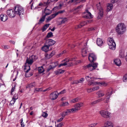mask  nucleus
Here are the masks:
<instances>
[{
  "instance_id": "nucleus-1",
  "label": "nucleus",
  "mask_w": 127,
  "mask_h": 127,
  "mask_svg": "<svg viewBox=\"0 0 127 127\" xmlns=\"http://www.w3.org/2000/svg\"><path fill=\"white\" fill-rule=\"evenodd\" d=\"M96 56L94 54L91 53L89 54L88 59L89 61L91 62V64H89L87 65L84 66V69H88L89 70L91 71L95 69L97 67L98 64L94 63V61L96 59Z\"/></svg>"
},
{
  "instance_id": "nucleus-2",
  "label": "nucleus",
  "mask_w": 127,
  "mask_h": 127,
  "mask_svg": "<svg viewBox=\"0 0 127 127\" xmlns=\"http://www.w3.org/2000/svg\"><path fill=\"white\" fill-rule=\"evenodd\" d=\"M113 93V91L111 88H110L108 90L107 93L105 94V97H102L100 99H99L95 100L91 103L92 105H94L96 103L100 102L101 101L106 99L105 102L107 103L109 102L110 97Z\"/></svg>"
},
{
  "instance_id": "nucleus-3",
  "label": "nucleus",
  "mask_w": 127,
  "mask_h": 127,
  "mask_svg": "<svg viewBox=\"0 0 127 127\" xmlns=\"http://www.w3.org/2000/svg\"><path fill=\"white\" fill-rule=\"evenodd\" d=\"M116 30L118 34H122L126 31V26L123 23L119 24L116 28Z\"/></svg>"
},
{
  "instance_id": "nucleus-4",
  "label": "nucleus",
  "mask_w": 127,
  "mask_h": 127,
  "mask_svg": "<svg viewBox=\"0 0 127 127\" xmlns=\"http://www.w3.org/2000/svg\"><path fill=\"white\" fill-rule=\"evenodd\" d=\"M16 14L19 15L21 17L24 13V10L22 7L19 5H16L14 8Z\"/></svg>"
},
{
  "instance_id": "nucleus-5",
  "label": "nucleus",
  "mask_w": 127,
  "mask_h": 127,
  "mask_svg": "<svg viewBox=\"0 0 127 127\" xmlns=\"http://www.w3.org/2000/svg\"><path fill=\"white\" fill-rule=\"evenodd\" d=\"M107 43L110 49L114 50L116 48V43L112 38L109 37L107 39Z\"/></svg>"
},
{
  "instance_id": "nucleus-6",
  "label": "nucleus",
  "mask_w": 127,
  "mask_h": 127,
  "mask_svg": "<svg viewBox=\"0 0 127 127\" xmlns=\"http://www.w3.org/2000/svg\"><path fill=\"white\" fill-rule=\"evenodd\" d=\"M85 78L87 81H89L88 83V85H94L98 84L97 82H95L93 79H99V78H94L91 77L90 75L86 76Z\"/></svg>"
},
{
  "instance_id": "nucleus-7",
  "label": "nucleus",
  "mask_w": 127,
  "mask_h": 127,
  "mask_svg": "<svg viewBox=\"0 0 127 127\" xmlns=\"http://www.w3.org/2000/svg\"><path fill=\"white\" fill-rule=\"evenodd\" d=\"M37 58V57L36 56L32 55L30 56L29 58H27L26 63L28 64L29 65H31Z\"/></svg>"
},
{
  "instance_id": "nucleus-8",
  "label": "nucleus",
  "mask_w": 127,
  "mask_h": 127,
  "mask_svg": "<svg viewBox=\"0 0 127 127\" xmlns=\"http://www.w3.org/2000/svg\"><path fill=\"white\" fill-rule=\"evenodd\" d=\"M96 6L97 9L99 11L98 13V18L100 19V17H102L103 16V10L100 5V2L96 5Z\"/></svg>"
},
{
  "instance_id": "nucleus-9",
  "label": "nucleus",
  "mask_w": 127,
  "mask_h": 127,
  "mask_svg": "<svg viewBox=\"0 0 127 127\" xmlns=\"http://www.w3.org/2000/svg\"><path fill=\"white\" fill-rule=\"evenodd\" d=\"M100 113L102 116L105 118H109L110 117L111 113L108 111L102 110L100 112Z\"/></svg>"
},
{
  "instance_id": "nucleus-10",
  "label": "nucleus",
  "mask_w": 127,
  "mask_h": 127,
  "mask_svg": "<svg viewBox=\"0 0 127 127\" xmlns=\"http://www.w3.org/2000/svg\"><path fill=\"white\" fill-rule=\"evenodd\" d=\"M83 17L87 19H90L93 17V15L88 10H86L83 13Z\"/></svg>"
},
{
  "instance_id": "nucleus-11",
  "label": "nucleus",
  "mask_w": 127,
  "mask_h": 127,
  "mask_svg": "<svg viewBox=\"0 0 127 127\" xmlns=\"http://www.w3.org/2000/svg\"><path fill=\"white\" fill-rule=\"evenodd\" d=\"M7 13L8 15L10 18L14 17L16 15L14 9L8 10L7 11Z\"/></svg>"
},
{
  "instance_id": "nucleus-12",
  "label": "nucleus",
  "mask_w": 127,
  "mask_h": 127,
  "mask_svg": "<svg viewBox=\"0 0 127 127\" xmlns=\"http://www.w3.org/2000/svg\"><path fill=\"white\" fill-rule=\"evenodd\" d=\"M87 43L86 42L84 47L82 49L81 52L82 55L83 57L86 56L87 54V50L88 49L87 47Z\"/></svg>"
},
{
  "instance_id": "nucleus-13",
  "label": "nucleus",
  "mask_w": 127,
  "mask_h": 127,
  "mask_svg": "<svg viewBox=\"0 0 127 127\" xmlns=\"http://www.w3.org/2000/svg\"><path fill=\"white\" fill-rule=\"evenodd\" d=\"M59 94L57 91H54L52 93L50 94V97L52 100H54L56 99L58 97Z\"/></svg>"
},
{
  "instance_id": "nucleus-14",
  "label": "nucleus",
  "mask_w": 127,
  "mask_h": 127,
  "mask_svg": "<svg viewBox=\"0 0 127 127\" xmlns=\"http://www.w3.org/2000/svg\"><path fill=\"white\" fill-rule=\"evenodd\" d=\"M55 42H56L55 41L50 39L47 40L45 43L50 47L54 45Z\"/></svg>"
},
{
  "instance_id": "nucleus-15",
  "label": "nucleus",
  "mask_w": 127,
  "mask_h": 127,
  "mask_svg": "<svg viewBox=\"0 0 127 127\" xmlns=\"http://www.w3.org/2000/svg\"><path fill=\"white\" fill-rule=\"evenodd\" d=\"M50 47L48 46V45L46 44L45 43L44 44V45L42 47V50L45 52H47L49 50V47Z\"/></svg>"
},
{
  "instance_id": "nucleus-16",
  "label": "nucleus",
  "mask_w": 127,
  "mask_h": 127,
  "mask_svg": "<svg viewBox=\"0 0 127 127\" xmlns=\"http://www.w3.org/2000/svg\"><path fill=\"white\" fill-rule=\"evenodd\" d=\"M18 98V95L17 94H15L13 96L12 99L10 101L11 104H14L16 99Z\"/></svg>"
},
{
  "instance_id": "nucleus-17",
  "label": "nucleus",
  "mask_w": 127,
  "mask_h": 127,
  "mask_svg": "<svg viewBox=\"0 0 127 127\" xmlns=\"http://www.w3.org/2000/svg\"><path fill=\"white\" fill-rule=\"evenodd\" d=\"M0 19L2 21L4 22L8 19V17L6 15L2 14L0 16Z\"/></svg>"
},
{
  "instance_id": "nucleus-18",
  "label": "nucleus",
  "mask_w": 127,
  "mask_h": 127,
  "mask_svg": "<svg viewBox=\"0 0 127 127\" xmlns=\"http://www.w3.org/2000/svg\"><path fill=\"white\" fill-rule=\"evenodd\" d=\"M50 12H49V13H46L45 15L42 16V17L39 20V22H38V24H40L42 23V22H43L44 21L45 19V18L46 17V16L47 15H49L50 14Z\"/></svg>"
},
{
  "instance_id": "nucleus-19",
  "label": "nucleus",
  "mask_w": 127,
  "mask_h": 127,
  "mask_svg": "<svg viewBox=\"0 0 127 127\" xmlns=\"http://www.w3.org/2000/svg\"><path fill=\"white\" fill-rule=\"evenodd\" d=\"M96 43L97 45L99 46H102L103 43L101 39L100 38H97L96 40Z\"/></svg>"
},
{
  "instance_id": "nucleus-20",
  "label": "nucleus",
  "mask_w": 127,
  "mask_h": 127,
  "mask_svg": "<svg viewBox=\"0 0 127 127\" xmlns=\"http://www.w3.org/2000/svg\"><path fill=\"white\" fill-rule=\"evenodd\" d=\"M96 94L98 95L99 97H101L105 95L104 91L101 90L96 92Z\"/></svg>"
},
{
  "instance_id": "nucleus-21",
  "label": "nucleus",
  "mask_w": 127,
  "mask_h": 127,
  "mask_svg": "<svg viewBox=\"0 0 127 127\" xmlns=\"http://www.w3.org/2000/svg\"><path fill=\"white\" fill-rule=\"evenodd\" d=\"M85 0H70L68 2V3L70 4L72 2H76V3H77L85 1Z\"/></svg>"
},
{
  "instance_id": "nucleus-22",
  "label": "nucleus",
  "mask_w": 127,
  "mask_h": 127,
  "mask_svg": "<svg viewBox=\"0 0 127 127\" xmlns=\"http://www.w3.org/2000/svg\"><path fill=\"white\" fill-rule=\"evenodd\" d=\"M58 63V62H57L55 63V66H52L51 65L49 66L47 69V71L48 72L51 69H53L55 68L57 65Z\"/></svg>"
},
{
  "instance_id": "nucleus-23",
  "label": "nucleus",
  "mask_w": 127,
  "mask_h": 127,
  "mask_svg": "<svg viewBox=\"0 0 127 127\" xmlns=\"http://www.w3.org/2000/svg\"><path fill=\"white\" fill-rule=\"evenodd\" d=\"M54 18V16L53 15H52L48 17L46 19V20L45 21L46 23L49 22V21L51 20L52 19Z\"/></svg>"
},
{
  "instance_id": "nucleus-24",
  "label": "nucleus",
  "mask_w": 127,
  "mask_h": 127,
  "mask_svg": "<svg viewBox=\"0 0 127 127\" xmlns=\"http://www.w3.org/2000/svg\"><path fill=\"white\" fill-rule=\"evenodd\" d=\"M114 62L116 65L118 66L120 65L121 64V61L119 59H116L114 60Z\"/></svg>"
},
{
  "instance_id": "nucleus-25",
  "label": "nucleus",
  "mask_w": 127,
  "mask_h": 127,
  "mask_svg": "<svg viewBox=\"0 0 127 127\" xmlns=\"http://www.w3.org/2000/svg\"><path fill=\"white\" fill-rule=\"evenodd\" d=\"M36 84L35 82L31 83L30 84L28 85L26 87V88H32L34 86H36Z\"/></svg>"
},
{
  "instance_id": "nucleus-26",
  "label": "nucleus",
  "mask_w": 127,
  "mask_h": 127,
  "mask_svg": "<svg viewBox=\"0 0 127 127\" xmlns=\"http://www.w3.org/2000/svg\"><path fill=\"white\" fill-rule=\"evenodd\" d=\"M87 24V22L86 21H83L82 22L80 25H78L77 26V28H80L82 26Z\"/></svg>"
},
{
  "instance_id": "nucleus-27",
  "label": "nucleus",
  "mask_w": 127,
  "mask_h": 127,
  "mask_svg": "<svg viewBox=\"0 0 127 127\" xmlns=\"http://www.w3.org/2000/svg\"><path fill=\"white\" fill-rule=\"evenodd\" d=\"M113 8V5L112 4H108L107 6V10L108 11L111 10Z\"/></svg>"
},
{
  "instance_id": "nucleus-28",
  "label": "nucleus",
  "mask_w": 127,
  "mask_h": 127,
  "mask_svg": "<svg viewBox=\"0 0 127 127\" xmlns=\"http://www.w3.org/2000/svg\"><path fill=\"white\" fill-rule=\"evenodd\" d=\"M50 25V24H45L42 29V32H44L45 31Z\"/></svg>"
},
{
  "instance_id": "nucleus-29",
  "label": "nucleus",
  "mask_w": 127,
  "mask_h": 127,
  "mask_svg": "<svg viewBox=\"0 0 127 127\" xmlns=\"http://www.w3.org/2000/svg\"><path fill=\"white\" fill-rule=\"evenodd\" d=\"M38 70L39 73L40 74L42 73L44 71L43 66L39 67Z\"/></svg>"
},
{
  "instance_id": "nucleus-30",
  "label": "nucleus",
  "mask_w": 127,
  "mask_h": 127,
  "mask_svg": "<svg viewBox=\"0 0 127 127\" xmlns=\"http://www.w3.org/2000/svg\"><path fill=\"white\" fill-rule=\"evenodd\" d=\"M83 105V103L82 102H79L76 103L74 106L75 108H79L82 106Z\"/></svg>"
},
{
  "instance_id": "nucleus-31",
  "label": "nucleus",
  "mask_w": 127,
  "mask_h": 127,
  "mask_svg": "<svg viewBox=\"0 0 127 127\" xmlns=\"http://www.w3.org/2000/svg\"><path fill=\"white\" fill-rule=\"evenodd\" d=\"M55 51H53L50 54H47L46 57L48 59L51 57L55 54Z\"/></svg>"
},
{
  "instance_id": "nucleus-32",
  "label": "nucleus",
  "mask_w": 127,
  "mask_h": 127,
  "mask_svg": "<svg viewBox=\"0 0 127 127\" xmlns=\"http://www.w3.org/2000/svg\"><path fill=\"white\" fill-rule=\"evenodd\" d=\"M62 6L63 5L62 4H60L59 6L54 7L53 8V9L55 10H56L57 9H60L61 8V7H62Z\"/></svg>"
},
{
  "instance_id": "nucleus-33",
  "label": "nucleus",
  "mask_w": 127,
  "mask_h": 127,
  "mask_svg": "<svg viewBox=\"0 0 127 127\" xmlns=\"http://www.w3.org/2000/svg\"><path fill=\"white\" fill-rule=\"evenodd\" d=\"M53 33L51 32H50L48 33L46 37L47 38H49L53 37Z\"/></svg>"
},
{
  "instance_id": "nucleus-34",
  "label": "nucleus",
  "mask_w": 127,
  "mask_h": 127,
  "mask_svg": "<svg viewBox=\"0 0 127 127\" xmlns=\"http://www.w3.org/2000/svg\"><path fill=\"white\" fill-rule=\"evenodd\" d=\"M80 99V98L79 97H77L71 100V101L73 103H74L79 101V100Z\"/></svg>"
},
{
  "instance_id": "nucleus-35",
  "label": "nucleus",
  "mask_w": 127,
  "mask_h": 127,
  "mask_svg": "<svg viewBox=\"0 0 127 127\" xmlns=\"http://www.w3.org/2000/svg\"><path fill=\"white\" fill-rule=\"evenodd\" d=\"M57 72V74H60L63 73L64 72V71L60 69H58Z\"/></svg>"
},
{
  "instance_id": "nucleus-36",
  "label": "nucleus",
  "mask_w": 127,
  "mask_h": 127,
  "mask_svg": "<svg viewBox=\"0 0 127 127\" xmlns=\"http://www.w3.org/2000/svg\"><path fill=\"white\" fill-rule=\"evenodd\" d=\"M61 19H62V20L61 22V24H63L65 22H66L67 20V18H61Z\"/></svg>"
},
{
  "instance_id": "nucleus-37",
  "label": "nucleus",
  "mask_w": 127,
  "mask_h": 127,
  "mask_svg": "<svg viewBox=\"0 0 127 127\" xmlns=\"http://www.w3.org/2000/svg\"><path fill=\"white\" fill-rule=\"evenodd\" d=\"M74 59L73 58H71L70 59H69L68 58H66V59H65L64 60L62 61V62H63V61H65V62H66V63L70 61H74Z\"/></svg>"
},
{
  "instance_id": "nucleus-38",
  "label": "nucleus",
  "mask_w": 127,
  "mask_h": 127,
  "mask_svg": "<svg viewBox=\"0 0 127 127\" xmlns=\"http://www.w3.org/2000/svg\"><path fill=\"white\" fill-rule=\"evenodd\" d=\"M1 47L4 49H8L10 48L9 46L6 45H3L1 46Z\"/></svg>"
},
{
  "instance_id": "nucleus-39",
  "label": "nucleus",
  "mask_w": 127,
  "mask_h": 127,
  "mask_svg": "<svg viewBox=\"0 0 127 127\" xmlns=\"http://www.w3.org/2000/svg\"><path fill=\"white\" fill-rule=\"evenodd\" d=\"M85 79L83 78H82L79 80H78V84L79 83H82L84 81Z\"/></svg>"
},
{
  "instance_id": "nucleus-40",
  "label": "nucleus",
  "mask_w": 127,
  "mask_h": 127,
  "mask_svg": "<svg viewBox=\"0 0 127 127\" xmlns=\"http://www.w3.org/2000/svg\"><path fill=\"white\" fill-rule=\"evenodd\" d=\"M123 79L124 82H127V73L124 75Z\"/></svg>"
},
{
  "instance_id": "nucleus-41",
  "label": "nucleus",
  "mask_w": 127,
  "mask_h": 127,
  "mask_svg": "<svg viewBox=\"0 0 127 127\" xmlns=\"http://www.w3.org/2000/svg\"><path fill=\"white\" fill-rule=\"evenodd\" d=\"M97 124V123L92 124L88 126V127H95Z\"/></svg>"
},
{
  "instance_id": "nucleus-42",
  "label": "nucleus",
  "mask_w": 127,
  "mask_h": 127,
  "mask_svg": "<svg viewBox=\"0 0 127 127\" xmlns=\"http://www.w3.org/2000/svg\"><path fill=\"white\" fill-rule=\"evenodd\" d=\"M44 11L45 12V14H46V13H49L50 12V14L52 13L51 11H50L49 9H47V7H46L44 9Z\"/></svg>"
},
{
  "instance_id": "nucleus-43",
  "label": "nucleus",
  "mask_w": 127,
  "mask_h": 127,
  "mask_svg": "<svg viewBox=\"0 0 127 127\" xmlns=\"http://www.w3.org/2000/svg\"><path fill=\"white\" fill-rule=\"evenodd\" d=\"M71 112L70 109H67L66 111L64 112L67 115H69Z\"/></svg>"
},
{
  "instance_id": "nucleus-44",
  "label": "nucleus",
  "mask_w": 127,
  "mask_h": 127,
  "mask_svg": "<svg viewBox=\"0 0 127 127\" xmlns=\"http://www.w3.org/2000/svg\"><path fill=\"white\" fill-rule=\"evenodd\" d=\"M42 91V88H36L35 89V92H40L41 91Z\"/></svg>"
},
{
  "instance_id": "nucleus-45",
  "label": "nucleus",
  "mask_w": 127,
  "mask_h": 127,
  "mask_svg": "<svg viewBox=\"0 0 127 127\" xmlns=\"http://www.w3.org/2000/svg\"><path fill=\"white\" fill-rule=\"evenodd\" d=\"M61 115L62 116V117L63 119L64 118L65 116L67 115L64 112H62V113L61 114Z\"/></svg>"
},
{
  "instance_id": "nucleus-46",
  "label": "nucleus",
  "mask_w": 127,
  "mask_h": 127,
  "mask_svg": "<svg viewBox=\"0 0 127 127\" xmlns=\"http://www.w3.org/2000/svg\"><path fill=\"white\" fill-rule=\"evenodd\" d=\"M67 64V63H66V62H65L63 64H60L59 65V67H60L61 66H65V65H66Z\"/></svg>"
},
{
  "instance_id": "nucleus-47",
  "label": "nucleus",
  "mask_w": 127,
  "mask_h": 127,
  "mask_svg": "<svg viewBox=\"0 0 127 127\" xmlns=\"http://www.w3.org/2000/svg\"><path fill=\"white\" fill-rule=\"evenodd\" d=\"M92 88V90L93 91H94L96 90H97L99 88V87L98 86H95L93 88Z\"/></svg>"
},
{
  "instance_id": "nucleus-48",
  "label": "nucleus",
  "mask_w": 127,
  "mask_h": 127,
  "mask_svg": "<svg viewBox=\"0 0 127 127\" xmlns=\"http://www.w3.org/2000/svg\"><path fill=\"white\" fill-rule=\"evenodd\" d=\"M124 56L123 53L120 52L119 54V57L122 58H123Z\"/></svg>"
},
{
  "instance_id": "nucleus-49",
  "label": "nucleus",
  "mask_w": 127,
  "mask_h": 127,
  "mask_svg": "<svg viewBox=\"0 0 127 127\" xmlns=\"http://www.w3.org/2000/svg\"><path fill=\"white\" fill-rule=\"evenodd\" d=\"M78 109L77 108H72L70 109L71 112H73L74 111H77L78 110Z\"/></svg>"
},
{
  "instance_id": "nucleus-50",
  "label": "nucleus",
  "mask_w": 127,
  "mask_h": 127,
  "mask_svg": "<svg viewBox=\"0 0 127 127\" xmlns=\"http://www.w3.org/2000/svg\"><path fill=\"white\" fill-rule=\"evenodd\" d=\"M82 7L83 5H80L77 7L76 8H75L74 9V10H76L78 9H80Z\"/></svg>"
},
{
  "instance_id": "nucleus-51",
  "label": "nucleus",
  "mask_w": 127,
  "mask_h": 127,
  "mask_svg": "<svg viewBox=\"0 0 127 127\" xmlns=\"http://www.w3.org/2000/svg\"><path fill=\"white\" fill-rule=\"evenodd\" d=\"M63 123L62 122H61V123L58 124L57 125V127H61L63 126Z\"/></svg>"
},
{
  "instance_id": "nucleus-52",
  "label": "nucleus",
  "mask_w": 127,
  "mask_h": 127,
  "mask_svg": "<svg viewBox=\"0 0 127 127\" xmlns=\"http://www.w3.org/2000/svg\"><path fill=\"white\" fill-rule=\"evenodd\" d=\"M69 103L68 102H63L62 105L63 106H67L68 105Z\"/></svg>"
},
{
  "instance_id": "nucleus-53",
  "label": "nucleus",
  "mask_w": 127,
  "mask_h": 127,
  "mask_svg": "<svg viewBox=\"0 0 127 127\" xmlns=\"http://www.w3.org/2000/svg\"><path fill=\"white\" fill-rule=\"evenodd\" d=\"M87 92L88 93H90L92 92L93 91L92 90V88L87 89Z\"/></svg>"
},
{
  "instance_id": "nucleus-54",
  "label": "nucleus",
  "mask_w": 127,
  "mask_h": 127,
  "mask_svg": "<svg viewBox=\"0 0 127 127\" xmlns=\"http://www.w3.org/2000/svg\"><path fill=\"white\" fill-rule=\"evenodd\" d=\"M48 115L45 112L43 113L42 115L43 117H46L48 116Z\"/></svg>"
},
{
  "instance_id": "nucleus-55",
  "label": "nucleus",
  "mask_w": 127,
  "mask_h": 127,
  "mask_svg": "<svg viewBox=\"0 0 127 127\" xmlns=\"http://www.w3.org/2000/svg\"><path fill=\"white\" fill-rule=\"evenodd\" d=\"M78 84L77 80H75L73 81V82L72 83V84Z\"/></svg>"
},
{
  "instance_id": "nucleus-56",
  "label": "nucleus",
  "mask_w": 127,
  "mask_h": 127,
  "mask_svg": "<svg viewBox=\"0 0 127 127\" xmlns=\"http://www.w3.org/2000/svg\"><path fill=\"white\" fill-rule=\"evenodd\" d=\"M118 1V0H111V2L112 3H114L117 2Z\"/></svg>"
},
{
  "instance_id": "nucleus-57",
  "label": "nucleus",
  "mask_w": 127,
  "mask_h": 127,
  "mask_svg": "<svg viewBox=\"0 0 127 127\" xmlns=\"http://www.w3.org/2000/svg\"><path fill=\"white\" fill-rule=\"evenodd\" d=\"M118 1V0H111V2L112 3H114L117 2Z\"/></svg>"
},
{
  "instance_id": "nucleus-58",
  "label": "nucleus",
  "mask_w": 127,
  "mask_h": 127,
  "mask_svg": "<svg viewBox=\"0 0 127 127\" xmlns=\"http://www.w3.org/2000/svg\"><path fill=\"white\" fill-rule=\"evenodd\" d=\"M65 90H64L61 91L60 93H59V94H63L64 93H65Z\"/></svg>"
},
{
  "instance_id": "nucleus-59",
  "label": "nucleus",
  "mask_w": 127,
  "mask_h": 127,
  "mask_svg": "<svg viewBox=\"0 0 127 127\" xmlns=\"http://www.w3.org/2000/svg\"><path fill=\"white\" fill-rule=\"evenodd\" d=\"M28 67L29 68L26 71V74L28 73L29 71L30 70V66L29 65H28Z\"/></svg>"
},
{
  "instance_id": "nucleus-60",
  "label": "nucleus",
  "mask_w": 127,
  "mask_h": 127,
  "mask_svg": "<svg viewBox=\"0 0 127 127\" xmlns=\"http://www.w3.org/2000/svg\"><path fill=\"white\" fill-rule=\"evenodd\" d=\"M59 14V11H58L57 12L55 13L54 14H53V15H54L55 17V16Z\"/></svg>"
},
{
  "instance_id": "nucleus-61",
  "label": "nucleus",
  "mask_w": 127,
  "mask_h": 127,
  "mask_svg": "<svg viewBox=\"0 0 127 127\" xmlns=\"http://www.w3.org/2000/svg\"><path fill=\"white\" fill-rule=\"evenodd\" d=\"M51 88H49L45 90H44L43 91V92H45L46 91H49V90H50V89H51Z\"/></svg>"
},
{
  "instance_id": "nucleus-62",
  "label": "nucleus",
  "mask_w": 127,
  "mask_h": 127,
  "mask_svg": "<svg viewBox=\"0 0 127 127\" xmlns=\"http://www.w3.org/2000/svg\"><path fill=\"white\" fill-rule=\"evenodd\" d=\"M63 118L62 117V118L58 120L57 121V122H60L63 120Z\"/></svg>"
},
{
  "instance_id": "nucleus-63",
  "label": "nucleus",
  "mask_w": 127,
  "mask_h": 127,
  "mask_svg": "<svg viewBox=\"0 0 127 127\" xmlns=\"http://www.w3.org/2000/svg\"><path fill=\"white\" fill-rule=\"evenodd\" d=\"M92 20H89L86 21L87 24L92 22Z\"/></svg>"
},
{
  "instance_id": "nucleus-64",
  "label": "nucleus",
  "mask_w": 127,
  "mask_h": 127,
  "mask_svg": "<svg viewBox=\"0 0 127 127\" xmlns=\"http://www.w3.org/2000/svg\"><path fill=\"white\" fill-rule=\"evenodd\" d=\"M14 87H12V88L11 89V95H12V93L14 92Z\"/></svg>"
}]
</instances>
